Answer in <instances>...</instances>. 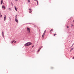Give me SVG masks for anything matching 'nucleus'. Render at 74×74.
I'll list each match as a JSON object with an SVG mask.
<instances>
[{
  "mask_svg": "<svg viewBox=\"0 0 74 74\" xmlns=\"http://www.w3.org/2000/svg\"><path fill=\"white\" fill-rule=\"evenodd\" d=\"M32 44V43L31 42H28L26 43L25 45V47H27V46H29V45H30Z\"/></svg>",
  "mask_w": 74,
  "mask_h": 74,
  "instance_id": "obj_1",
  "label": "nucleus"
},
{
  "mask_svg": "<svg viewBox=\"0 0 74 74\" xmlns=\"http://www.w3.org/2000/svg\"><path fill=\"white\" fill-rule=\"evenodd\" d=\"M27 31L29 33H30V29L28 27H27Z\"/></svg>",
  "mask_w": 74,
  "mask_h": 74,
  "instance_id": "obj_2",
  "label": "nucleus"
},
{
  "mask_svg": "<svg viewBox=\"0 0 74 74\" xmlns=\"http://www.w3.org/2000/svg\"><path fill=\"white\" fill-rule=\"evenodd\" d=\"M6 15L5 14L4 15V21L5 22V19H6Z\"/></svg>",
  "mask_w": 74,
  "mask_h": 74,
  "instance_id": "obj_3",
  "label": "nucleus"
},
{
  "mask_svg": "<svg viewBox=\"0 0 74 74\" xmlns=\"http://www.w3.org/2000/svg\"><path fill=\"white\" fill-rule=\"evenodd\" d=\"M2 8H3L5 10V6H4V5H2Z\"/></svg>",
  "mask_w": 74,
  "mask_h": 74,
  "instance_id": "obj_4",
  "label": "nucleus"
},
{
  "mask_svg": "<svg viewBox=\"0 0 74 74\" xmlns=\"http://www.w3.org/2000/svg\"><path fill=\"white\" fill-rule=\"evenodd\" d=\"M2 34L3 36V37L4 38V32H2Z\"/></svg>",
  "mask_w": 74,
  "mask_h": 74,
  "instance_id": "obj_5",
  "label": "nucleus"
},
{
  "mask_svg": "<svg viewBox=\"0 0 74 74\" xmlns=\"http://www.w3.org/2000/svg\"><path fill=\"white\" fill-rule=\"evenodd\" d=\"M28 10H29V13H31L32 12V10L30 9H28Z\"/></svg>",
  "mask_w": 74,
  "mask_h": 74,
  "instance_id": "obj_6",
  "label": "nucleus"
},
{
  "mask_svg": "<svg viewBox=\"0 0 74 74\" xmlns=\"http://www.w3.org/2000/svg\"><path fill=\"white\" fill-rule=\"evenodd\" d=\"M15 21L16 22H17V23H18V20L16 18H15Z\"/></svg>",
  "mask_w": 74,
  "mask_h": 74,
  "instance_id": "obj_7",
  "label": "nucleus"
},
{
  "mask_svg": "<svg viewBox=\"0 0 74 74\" xmlns=\"http://www.w3.org/2000/svg\"><path fill=\"white\" fill-rule=\"evenodd\" d=\"M41 48H42V47H40L39 49V50L38 51V52L39 51H40V49H41Z\"/></svg>",
  "mask_w": 74,
  "mask_h": 74,
  "instance_id": "obj_8",
  "label": "nucleus"
},
{
  "mask_svg": "<svg viewBox=\"0 0 74 74\" xmlns=\"http://www.w3.org/2000/svg\"><path fill=\"white\" fill-rule=\"evenodd\" d=\"M14 8H15V10L16 11H17V9H16V7L14 6Z\"/></svg>",
  "mask_w": 74,
  "mask_h": 74,
  "instance_id": "obj_9",
  "label": "nucleus"
},
{
  "mask_svg": "<svg viewBox=\"0 0 74 74\" xmlns=\"http://www.w3.org/2000/svg\"><path fill=\"white\" fill-rule=\"evenodd\" d=\"M34 1H36L37 2V4H38V1L37 0H34Z\"/></svg>",
  "mask_w": 74,
  "mask_h": 74,
  "instance_id": "obj_10",
  "label": "nucleus"
},
{
  "mask_svg": "<svg viewBox=\"0 0 74 74\" xmlns=\"http://www.w3.org/2000/svg\"><path fill=\"white\" fill-rule=\"evenodd\" d=\"M53 30V29H51V30L50 31V33H51V32H52V30Z\"/></svg>",
  "mask_w": 74,
  "mask_h": 74,
  "instance_id": "obj_11",
  "label": "nucleus"
},
{
  "mask_svg": "<svg viewBox=\"0 0 74 74\" xmlns=\"http://www.w3.org/2000/svg\"><path fill=\"white\" fill-rule=\"evenodd\" d=\"M2 15L1 14L0 15V18L2 17Z\"/></svg>",
  "mask_w": 74,
  "mask_h": 74,
  "instance_id": "obj_12",
  "label": "nucleus"
},
{
  "mask_svg": "<svg viewBox=\"0 0 74 74\" xmlns=\"http://www.w3.org/2000/svg\"><path fill=\"white\" fill-rule=\"evenodd\" d=\"M28 3H30V0H27Z\"/></svg>",
  "mask_w": 74,
  "mask_h": 74,
  "instance_id": "obj_13",
  "label": "nucleus"
},
{
  "mask_svg": "<svg viewBox=\"0 0 74 74\" xmlns=\"http://www.w3.org/2000/svg\"><path fill=\"white\" fill-rule=\"evenodd\" d=\"M2 3H3V1L1 0V4H2Z\"/></svg>",
  "mask_w": 74,
  "mask_h": 74,
  "instance_id": "obj_14",
  "label": "nucleus"
},
{
  "mask_svg": "<svg viewBox=\"0 0 74 74\" xmlns=\"http://www.w3.org/2000/svg\"><path fill=\"white\" fill-rule=\"evenodd\" d=\"M42 37H44V35H42Z\"/></svg>",
  "mask_w": 74,
  "mask_h": 74,
  "instance_id": "obj_15",
  "label": "nucleus"
},
{
  "mask_svg": "<svg viewBox=\"0 0 74 74\" xmlns=\"http://www.w3.org/2000/svg\"><path fill=\"white\" fill-rule=\"evenodd\" d=\"M44 33H46V30H45Z\"/></svg>",
  "mask_w": 74,
  "mask_h": 74,
  "instance_id": "obj_16",
  "label": "nucleus"
},
{
  "mask_svg": "<svg viewBox=\"0 0 74 74\" xmlns=\"http://www.w3.org/2000/svg\"><path fill=\"white\" fill-rule=\"evenodd\" d=\"M45 33H43V35H45Z\"/></svg>",
  "mask_w": 74,
  "mask_h": 74,
  "instance_id": "obj_17",
  "label": "nucleus"
},
{
  "mask_svg": "<svg viewBox=\"0 0 74 74\" xmlns=\"http://www.w3.org/2000/svg\"><path fill=\"white\" fill-rule=\"evenodd\" d=\"M9 19H10V21H11V18L9 17Z\"/></svg>",
  "mask_w": 74,
  "mask_h": 74,
  "instance_id": "obj_18",
  "label": "nucleus"
},
{
  "mask_svg": "<svg viewBox=\"0 0 74 74\" xmlns=\"http://www.w3.org/2000/svg\"><path fill=\"white\" fill-rule=\"evenodd\" d=\"M56 34H54V36H55V35H56Z\"/></svg>",
  "mask_w": 74,
  "mask_h": 74,
  "instance_id": "obj_19",
  "label": "nucleus"
},
{
  "mask_svg": "<svg viewBox=\"0 0 74 74\" xmlns=\"http://www.w3.org/2000/svg\"><path fill=\"white\" fill-rule=\"evenodd\" d=\"M73 48H72L71 49V51H72V50H73Z\"/></svg>",
  "mask_w": 74,
  "mask_h": 74,
  "instance_id": "obj_20",
  "label": "nucleus"
},
{
  "mask_svg": "<svg viewBox=\"0 0 74 74\" xmlns=\"http://www.w3.org/2000/svg\"><path fill=\"white\" fill-rule=\"evenodd\" d=\"M14 41H15V40H13V41H12V42H14Z\"/></svg>",
  "mask_w": 74,
  "mask_h": 74,
  "instance_id": "obj_21",
  "label": "nucleus"
},
{
  "mask_svg": "<svg viewBox=\"0 0 74 74\" xmlns=\"http://www.w3.org/2000/svg\"><path fill=\"white\" fill-rule=\"evenodd\" d=\"M16 16H17V15H16V18H17Z\"/></svg>",
  "mask_w": 74,
  "mask_h": 74,
  "instance_id": "obj_22",
  "label": "nucleus"
},
{
  "mask_svg": "<svg viewBox=\"0 0 74 74\" xmlns=\"http://www.w3.org/2000/svg\"><path fill=\"white\" fill-rule=\"evenodd\" d=\"M16 41H15L14 42V43H16Z\"/></svg>",
  "mask_w": 74,
  "mask_h": 74,
  "instance_id": "obj_23",
  "label": "nucleus"
},
{
  "mask_svg": "<svg viewBox=\"0 0 74 74\" xmlns=\"http://www.w3.org/2000/svg\"><path fill=\"white\" fill-rule=\"evenodd\" d=\"M33 47H34V46H32V48H33Z\"/></svg>",
  "mask_w": 74,
  "mask_h": 74,
  "instance_id": "obj_24",
  "label": "nucleus"
},
{
  "mask_svg": "<svg viewBox=\"0 0 74 74\" xmlns=\"http://www.w3.org/2000/svg\"><path fill=\"white\" fill-rule=\"evenodd\" d=\"M67 28H69V26H67Z\"/></svg>",
  "mask_w": 74,
  "mask_h": 74,
  "instance_id": "obj_25",
  "label": "nucleus"
},
{
  "mask_svg": "<svg viewBox=\"0 0 74 74\" xmlns=\"http://www.w3.org/2000/svg\"><path fill=\"white\" fill-rule=\"evenodd\" d=\"M13 43V42H12L11 43L12 44Z\"/></svg>",
  "mask_w": 74,
  "mask_h": 74,
  "instance_id": "obj_26",
  "label": "nucleus"
},
{
  "mask_svg": "<svg viewBox=\"0 0 74 74\" xmlns=\"http://www.w3.org/2000/svg\"><path fill=\"white\" fill-rule=\"evenodd\" d=\"M73 59H74V57H73Z\"/></svg>",
  "mask_w": 74,
  "mask_h": 74,
  "instance_id": "obj_27",
  "label": "nucleus"
},
{
  "mask_svg": "<svg viewBox=\"0 0 74 74\" xmlns=\"http://www.w3.org/2000/svg\"><path fill=\"white\" fill-rule=\"evenodd\" d=\"M15 1H18V0H15Z\"/></svg>",
  "mask_w": 74,
  "mask_h": 74,
  "instance_id": "obj_28",
  "label": "nucleus"
},
{
  "mask_svg": "<svg viewBox=\"0 0 74 74\" xmlns=\"http://www.w3.org/2000/svg\"><path fill=\"white\" fill-rule=\"evenodd\" d=\"M9 9H10V8H9Z\"/></svg>",
  "mask_w": 74,
  "mask_h": 74,
  "instance_id": "obj_29",
  "label": "nucleus"
},
{
  "mask_svg": "<svg viewBox=\"0 0 74 74\" xmlns=\"http://www.w3.org/2000/svg\"><path fill=\"white\" fill-rule=\"evenodd\" d=\"M72 26H73V25H72Z\"/></svg>",
  "mask_w": 74,
  "mask_h": 74,
  "instance_id": "obj_30",
  "label": "nucleus"
},
{
  "mask_svg": "<svg viewBox=\"0 0 74 74\" xmlns=\"http://www.w3.org/2000/svg\"><path fill=\"white\" fill-rule=\"evenodd\" d=\"M73 22H74V20L73 21Z\"/></svg>",
  "mask_w": 74,
  "mask_h": 74,
  "instance_id": "obj_31",
  "label": "nucleus"
}]
</instances>
